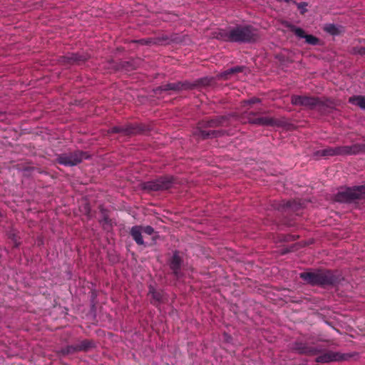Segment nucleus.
I'll use <instances>...</instances> for the list:
<instances>
[{
  "mask_svg": "<svg viewBox=\"0 0 365 365\" xmlns=\"http://www.w3.org/2000/svg\"><path fill=\"white\" fill-rule=\"evenodd\" d=\"M305 40L307 43L311 45H316L319 41L318 38L312 35H307L305 36Z\"/></svg>",
  "mask_w": 365,
  "mask_h": 365,
  "instance_id": "2eb2a0df",
  "label": "nucleus"
},
{
  "mask_svg": "<svg viewBox=\"0 0 365 365\" xmlns=\"http://www.w3.org/2000/svg\"><path fill=\"white\" fill-rule=\"evenodd\" d=\"M326 30L328 32H329V33H331L332 34H336V26L334 25L330 24V25H329V26H327L326 27Z\"/></svg>",
  "mask_w": 365,
  "mask_h": 365,
  "instance_id": "aec40b11",
  "label": "nucleus"
},
{
  "mask_svg": "<svg viewBox=\"0 0 365 365\" xmlns=\"http://www.w3.org/2000/svg\"><path fill=\"white\" fill-rule=\"evenodd\" d=\"M217 37L225 41L247 43L255 41L257 34L251 26H237L229 31H220Z\"/></svg>",
  "mask_w": 365,
  "mask_h": 365,
  "instance_id": "f257e3e1",
  "label": "nucleus"
},
{
  "mask_svg": "<svg viewBox=\"0 0 365 365\" xmlns=\"http://www.w3.org/2000/svg\"><path fill=\"white\" fill-rule=\"evenodd\" d=\"M90 346V343L88 341H83L81 344L77 346H68L67 352L75 351H81L86 350Z\"/></svg>",
  "mask_w": 365,
  "mask_h": 365,
  "instance_id": "4468645a",
  "label": "nucleus"
},
{
  "mask_svg": "<svg viewBox=\"0 0 365 365\" xmlns=\"http://www.w3.org/2000/svg\"><path fill=\"white\" fill-rule=\"evenodd\" d=\"M180 88V86L175 83H168L164 86L163 90L169 91V90H178Z\"/></svg>",
  "mask_w": 365,
  "mask_h": 365,
  "instance_id": "dca6fc26",
  "label": "nucleus"
},
{
  "mask_svg": "<svg viewBox=\"0 0 365 365\" xmlns=\"http://www.w3.org/2000/svg\"><path fill=\"white\" fill-rule=\"evenodd\" d=\"M349 102L353 105L358 106L361 109L365 110V96H355L351 97Z\"/></svg>",
  "mask_w": 365,
  "mask_h": 365,
  "instance_id": "f8f14e48",
  "label": "nucleus"
},
{
  "mask_svg": "<svg viewBox=\"0 0 365 365\" xmlns=\"http://www.w3.org/2000/svg\"><path fill=\"white\" fill-rule=\"evenodd\" d=\"M88 155L83 152H76L74 153L60 155L57 160L58 163L66 166H73L81 163L84 159H88Z\"/></svg>",
  "mask_w": 365,
  "mask_h": 365,
  "instance_id": "423d86ee",
  "label": "nucleus"
},
{
  "mask_svg": "<svg viewBox=\"0 0 365 365\" xmlns=\"http://www.w3.org/2000/svg\"><path fill=\"white\" fill-rule=\"evenodd\" d=\"M365 198V186L346 188L336 195V200L341 202H351L356 199Z\"/></svg>",
  "mask_w": 365,
  "mask_h": 365,
  "instance_id": "39448f33",
  "label": "nucleus"
},
{
  "mask_svg": "<svg viewBox=\"0 0 365 365\" xmlns=\"http://www.w3.org/2000/svg\"><path fill=\"white\" fill-rule=\"evenodd\" d=\"M224 337L227 341H230L231 340V336L230 335H228L227 334H225Z\"/></svg>",
  "mask_w": 365,
  "mask_h": 365,
  "instance_id": "a878e982",
  "label": "nucleus"
},
{
  "mask_svg": "<svg viewBox=\"0 0 365 365\" xmlns=\"http://www.w3.org/2000/svg\"><path fill=\"white\" fill-rule=\"evenodd\" d=\"M291 101L293 105L304 106L309 108H314L319 103L318 98H310L304 96H293Z\"/></svg>",
  "mask_w": 365,
  "mask_h": 365,
  "instance_id": "6e6552de",
  "label": "nucleus"
},
{
  "mask_svg": "<svg viewBox=\"0 0 365 365\" xmlns=\"http://www.w3.org/2000/svg\"><path fill=\"white\" fill-rule=\"evenodd\" d=\"M249 122L264 126H279L282 124V121L272 117H259L255 119H250Z\"/></svg>",
  "mask_w": 365,
  "mask_h": 365,
  "instance_id": "1a4fd4ad",
  "label": "nucleus"
},
{
  "mask_svg": "<svg viewBox=\"0 0 365 365\" xmlns=\"http://www.w3.org/2000/svg\"><path fill=\"white\" fill-rule=\"evenodd\" d=\"M149 294L152 296V303L156 304L162 299V294L160 292H157L153 286L149 287Z\"/></svg>",
  "mask_w": 365,
  "mask_h": 365,
  "instance_id": "ddd939ff",
  "label": "nucleus"
},
{
  "mask_svg": "<svg viewBox=\"0 0 365 365\" xmlns=\"http://www.w3.org/2000/svg\"><path fill=\"white\" fill-rule=\"evenodd\" d=\"M142 231H143V232L150 235L153 233L154 230L151 226H146V227L142 228Z\"/></svg>",
  "mask_w": 365,
  "mask_h": 365,
  "instance_id": "6ab92c4d",
  "label": "nucleus"
},
{
  "mask_svg": "<svg viewBox=\"0 0 365 365\" xmlns=\"http://www.w3.org/2000/svg\"><path fill=\"white\" fill-rule=\"evenodd\" d=\"M173 178L172 177H165L157 179L156 180L149 181L144 184V189L148 190H163L172 187Z\"/></svg>",
  "mask_w": 365,
  "mask_h": 365,
  "instance_id": "0eeeda50",
  "label": "nucleus"
},
{
  "mask_svg": "<svg viewBox=\"0 0 365 365\" xmlns=\"http://www.w3.org/2000/svg\"><path fill=\"white\" fill-rule=\"evenodd\" d=\"M181 264V259L177 252H175L170 261V268L174 274L178 276Z\"/></svg>",
  "mask_w": 365,
  "mask_h": 365,
  "instance_id": "9b49d317",
  "label": "nucleus"
},
{
  "mask_svg": "<svg viewBox=\"0 0 365 365\" xmlns=\"http://www.w3.org/2000/svg\"><path fill=\"white\" fill-rule=\"evenodd\" d=\"M300 277L312 285L324 286L334 284L336 282V278L330 271L302 272L300 274Z\"/></svg>",
  "mask_w": 365,
  "mask_h": 365,
  "instance_id": "7ed1b4c3",
  "label": "nucleus"
},
{
  "mask_svg": "<svg viewBox=\"0 0 365 365\" xmlns=\"http://www.w3.org/2000/svg\"><path fill=\"white\" fill-rule=\"evenodd\" d=\"M220 124V122L218 120H211L210 121L206 122V125L208 127H215L218 126Z\"/></svg>",
  "mask_w": 365,
  "mask_h": 365,
  "instance_id": "a211bd4d",
  "label": "nucleus"
},
{
  "mask_svg": "<svg viewBox=\"0 0 365 365\" xmlns=\"http://www.w3.org/2000/svg\"><path fill=\"white\" fill-rule=\"evenodd\" d=\"M307 6V4L306 3H301V4H298V8H299V9H304V8L305 6Z\"/></svg>",
  "mask_w": 365,
  "mask_h": 365,
  "instance_id": "393cba45",
  "label": "nucleus"
},
{
  "mask_svg": "<svg viewBox=\"0 0 365 365\" xmlns=\"http://www.w3.org/2000/svg\"><path fill=\"white\" fill-rule=\"evenodd\" d=\"M360 148L357 145L351 146H341L335 148H327L322 150H317L314 153L316 157H327L339 155H352L359 152Z\"/></svg>",
  "mask_w": 365,
  "mask_h": 365,
  "instance_id": "20e7f679",
  "label": "nucleus"
},
{
  "mask_svg": "<svg viewBox=\"0 0 365 365\" xmlns=\"http://www.w3.org/2000/svg\"><path fill=\"white\" fill-rule=\"evenodd\" d=\"M200 135L204 138H208L210 135V133L209 132H206L204 130H200Z\"/></svg>",
  "mask_w": 365,
  "mask_h": 365,
  "instance_id": "b1692460",
  "label": "nucleus"
},
{
  "mask_svg": "<svg viewBox=\"0 0 365 365\" xmlns=\"http://www.w3.org/2000/svg\"><path fill=\"white\" fill-rule=\"evenodd\" d=\"M110 130L112 133H119L123 131L124 130L122 127L115 126L112 128Z\"/></svg>",
  "mask_w": 365,
  "mask_h": 365,
  "instance_id": "5701e85b",
  "label": "nucleus"
},
{
  "mask_svg": "<svg viewBox=\"0 0 365 365\" xmlns=\"http://www.w3.org/2000/svg\"><path fill=\"white\" fill-rule=\"evenodd\" d=\"M296 349L302 354L308 355H315L321 353L316 359L318 363H329L331 361H339L346 360L347 356L339 352L327 351L322 353V349L318 347H309L306 346H299L297 345Z\"/></svg>",
  "mask_w": 365,
  "mask_h": 365,
  "instance_id": "f03ea898",
  "label": "nucleus"
},
{
  "mask_svg": "<svg viewBox=\"0 0 365 365\" xmlns=\"http://www.w3.org/2000/svg\"><path fill=\"white\" fill-rule=\"evenodd\" d=\"M260 102V100L257 98H252L250 100H247V101H244V103L245 105H250V104H253V103H259Z\"/></svg>",
  "mask_w": 365,
  "mask_h": 365,
  "instance_id": "412c9836",
  "label": "nucleus"
},
{
  "mask_svg": "<svg viewBox=\"0 0 365 365\" xmlns=\"http://www.w3.org/2000/svg\"><path fill=\"white\" fill-rule=\"evenodd\" d=\"M71 60H73V61H77L78 60V58H77L76 55V54H73L72 56L71 57Z\"/></svg>",
  "mask_w": 365,
  "mask_h": 365,
  "instance_id": "bb28decb",
  "label": "nucleus"
},
{
  "mask_svg": "<svg viewBox=\"0 0 365 365\" xmlns=\"http://www.w3.org/2000/svg\"><path fill=\"white\" fill-rule=\"evenodd\" d=\"M294 33L295 34L300 37V38H305V36H307L305 34H304V31L300 28H297L295 29L294 30Z\"/></svg>",
  "mask_w": 365,
  "mask_h": 365,
  "instance_id": "f3484780",
  "label": "nucleus"
},
{
  "mask_svg": "<svg viewBox=\"0 0 365 365\" xmlns=\"http://www.w3.org/2000/svg\"><path fill=\"white\" fill-rule=\"evenodd\" d=\"M240 71H241V68L240 67L231 68L228 69L226 71V74L236 73V72H238Z\"/></svg>",
  "mask_w": 365,
  "mask_h": 365,
  "instance_id": "4be33fe9",
  "label": "nucleus"
},
{
  "mask_svg": "<svg viewBox=\"0 0 365 365\" xmlns=\"http://www.w3.org/2000/svg\"><path fill=\"white\" fill-rule=\"evenodd\" d=\"M142 227L139 226H134L131 228L130 235L133 240L138 245H143L144 242L142 237Z\"/></svg>",
  "mask_w": 365,
  "mask_h": 365,
  "instance_id": "9d476101",
  "label": "nucleus"
}]
</instances>
